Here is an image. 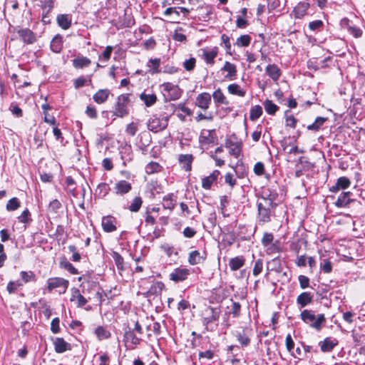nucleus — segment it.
Here are the masks:
<instances>
[{
    "instance_id": "f257e3e1",
    "label": "nucleus",
    "mask_w": 365,
    "mask_h": 365,
    "mask_svg": "<svg viewBox=\"0 0 365 365\" xmlns=\"http://www.w3.org/2000/svg\"><path fill=\"white\" fill-rule=\"evenodd\" d=\"M300 317L304 323L317 331L321 330L323 324L326 321L324 314H318L316 317L312 311L308 309L303 310L301 312Z\"/></svg>"
},
{
    "instance_id": "f03ea898",
    "label": "nucleus",
    "mask_w": 365,
    "mask_h": 365,
    "mask_svg": "<svg viewBox=\"0 0 365 365\" xmlns=\"http://www.w3.org/2000/svg\"><path fill=\"white\" fill-rule=\"evenodd\" d=\"M221 311L219 307H207L202 311L203 324L207 330H212L211 327L213 324L217 325Z\"/></svg>"
},
{
    "instance_id": "7ed1b4c3",
    "label": "nucleus",
    "mask_w": 365,
    "mask_h": 365,
    "mask_svg": "<svg viewBox=\"0 0 365 365\" xmlns=\"http://www.w3.org/2000/svg\"><path fill=\"white\" fill-rule=\"evenodd\" d=\"M163 88V94L165 101H176L179 99L182 95V90L178 85H175L170 82H165L160 85Z\"/></svg>"
},
{
    "instance_id": "20e7f679",
    "label": "nucleus",
    "mask_w": 365,
    "mask_h": 365,
    "mask_svg": "<svg viewBox=\"0 0 365 365\" xmlns=\"http://www.w3.org/2000/svg\"><path fill=\"white\" fill-rule=\"evenodd\" d=\"M130 103L129 94H122L117 98L114 107L113 115L123 118L128 114V104Z\"/></svg>"
},
{
    "instance_id": "39448f33",
    "label": "nucleus",
    "mask_w": 365,
    "mask_h": 365,
    "mask_svg": "<svg viewBox=\"0 0 365 365\" xmlns=\"http://www.w3.org/2000/svg\"><path fill=\"white\" fill-rule=\"evenodd\" d=\"M319 270L324 273H329L332 271L334 257L332 253L328 251H319Z\"/></svg>"
},
{
    "instance_id": "423d86ee",
    "label": "nucleus",
    "mask_w": 365,
    "mask_h": 365,
    "mask_svg": "<svg viewBox=\"0 0 365 365\" xmlns=\"http://www.w3.org/2000/svg\"><path fill=\"white\" fill-rule=\"evenodd\" d=\"M168 125V117H163L162 118H158L156 115H153L148 120V128L153 133H158L165 130Z\"/></svg>"
},
{
    "instance_id": "0eeeda50",
    "label": "nucleus",
    "mask_w": 365,
    "mask_h": 365,
    "mask_svg": "<svg viewBox=\"0 0 365 365\" xmlns=\"http://www.w3.org/2000/svg\"><path fill=\"white\" fill-rule=\"evenodd\" d=\"M295 264L299 267H309L310 272H314L317 269V261L314 257L307 255H298Z\"/></svg>"
},
{
    "instance_id": "6e6552de",
    "label": "nucleus",
    "mask_w": 365,
    "mask_h": 365,
    "mask_svg": "<svg viewBox=\"0 0 365 365\" xmlns=\"http://www.w3.org/2000/svg\"><path fill=\"white\" fill-rule=\"evenodd\" d=\"M278 197V193L276 190L271 189L270 187H264L262 190V197L259 202H267V205L276 207L277 203H275V200H277Z\"/></svg>"
},
{
    "instance_id": "1a4fd4ad",
    "label": "nucleus",
    "mask_w": 365,
    "mask_h": 365,
    "mask_svg": "<svg viewBox=\"0 0 365 365\" xmlns=\"http://www.w3.org/2000/svg\"><path fill=\"white\" fill-rule=\"evenodd\" d=\"M310 7L309 2L307 1H299L294 8L291 15L296 19H302L307 14Z\"/></svg>"
},
{
    "instance_id": "9d476101",
    "label": "nucleus",
    "mask_w": 365,
    "mask_h": 365,
    "mask_svg": "<svg viewBox=\"0 0 365 365\" xmlns=\"http://www.w3.org/2000/svg\"><path fill=\"white\" fill-rule=\"evenodd\" d=\"M258 215H259V221L263 223L268 222L271 220L270 218V212L271 210L274 209L275 207L270 206L267 205V202H258Z\"/></svg>"
},
{
    "instance_id": "9b49d317",
    "label": "nucleus",
    "mask_w": 365,
    "mask_h": 365,
    "mask_svg": "<svg viewBox=\"0 0 365 365\" xmlns=\"http://www.w3.org/2000/svg\"><path fill=\"white\" fill-rule=\"evenodd\" d=\"M68 282L61 277H53L48 280V289L59 288L60 294L64 293L68 287Z\"/></svg>"
},
{
    "instance_id": "f8f14e48",
    "label": "nucleus",
    "mask_w": 365,
    "mask_h": 365,
    "mask_svg": "<svg viewBox=\"0 0 365 365\" xmlns=\"http://www.w3.org/2000/svg\"><path fill=\"white\" fill-rule=\"evenodd\" d=\"M211 103V95L207 92L199 94L195 100V105L200 108L206 110Z\"/></svg>"
},
{
    "instance_id": "ddd939ff",
    "label": "nucleus",
    "mask_w": 365,
    "mask_h": 365,
    "mask_svg": "<svg viewBox=\"0 0 365 365\" xmlns=\"http://www.w3.org/2000/svg\"><path fill=\"white\" fill-rule=\"evenodd\" d=\"M221 71L227 72L225 78L229 81H234L237 78V66L230 61H225L224 66L221 68Z\"/></svg>"
},
{
    "instance_id": "4468645a",
    "label": "nucleus",
    "mask_w": 365,
    "mask_h": 365,
    "mask_svg": "<svg viewBox=\"0 0 365 365\" xmlns=\"http://www.w3.org/2000/svg\"><path fill=\"white\" fill-rule=\"evenodd\" d=\"M33 277L34 275H22L21 279L9 282L6 287L7 291L9 294L15 292L19 287L30 281Z\"/></svg>"
},
{
    "instance_id": "2eb2a0df",
    "label": "nucleus",
    "mask_w": 365,
    "mask_h": 365,
    "mask_svg": "<svg viewBox=\"0 0 365 365\" xmlns=\"http://www.w3.org/2000/svg\"><path fill=\"white\" fill-rule=\"evenodd\" d=\"M116 222V219L111 215L103 217L101 225L103 231L106 232H112L115 231L117 229Z\"/></svg>"
},
{
    "instance_id": "dca6fc26",
    "label": "nucleus",
    "mask_w": 365,
    "mask_h": 365,
    "mask_svg": "<svg viewBox=\"0 0 365 365\" xmlns=\"http://www.w3.org/2000/svg\"><path fill=\"white\" fill-rule=\"evenodd\" d=\"M21 39L26 44H32L36 41V34L29 29H21L17 31Z\"/></svg>"
},
{
    "instance_id": "f3484780",
    "label": "nucleus",
    "mask_w": 365,
    "mask_h": 365,
    "mask_svg": "<svg viewBox=\"0 0 365 365\" xmlns=\"http://www.w3.org/2000/svg\"><path fill=\"white\" fill-rule=\"evenodd\" d=\"M225 146L229 149V153L236 158H238L241 153V143L233 141L232 138H226Z\"/></svg>"
},
{
    "instance_id": "a211bd4d",
    "label": "nucleus",
    "mask_w": 365,
    "mask_h": 365,
    "mask_svg": "<svg viewBox=\"0 0 365 365\" xmlns=\"http://www.w3.org/2000/svg\"><path fill=\"white\" fill-rule=\"evenodd\" d=\"M218 53L217 47H214L210 49H202V58L207 64L213 65L215 63V58Z\"/></svg>"
},
{
    "instance_id": "6ab92c4d",
    "label": "nucleus",
    "mask_w": 365,
    "mask_h": 365,
    "mask_svg": "<svg viewBox=\"0 0 365 365\" xmlns=\"http://www.w3.org/2000/svg\"><path fill=\"white\" fill-rule=\"evenodd\" d=\"M113 189L116 195H123L131 190L132 185L129 182L122 180L115 184Z\"/></svg>"
},
{
    "instance_id": "aec40b11",
    "label": "nucleus",
    "mask_w": 365,
    "mask_h": 365,
    "mask_svg": "<svg viewBox=\"0 0 365 365\" xmlns=\"http://www.w3.org/2000/svg\"><path fill=\"white\" fill-rule=\"evenodd\" d=\"M178 162L181 168L185 171H190L192 170V163L194 157L191 154H180L178 155Z\"/></svg>"
},
{
    "instance_id": "412c9836",
    "label": "nucleus",
    "mask_w": 365,
    "mask_h": 365,
    "mask_svg": "<svg viewBox=\"0 0 365 365\" xmlns=\"http://www.w3.org/2000/svg\"><path fill=\"white\" fill-rule=\"evenodd\" d=\"M351 185V180L346 177H340L337 179L334 185L329 188L331 192H337L340 190H345Z\"/></svg>"
},
{
    "instance_id": "4be33fe9",
    "label": "nucleus",
    "mask_w": 365,
    "mask_h": 365,
    "mask_svg": "<svg viewBox=\"0 0 365 365\" xmlns=\"http://www.w3.org/2000/svg\"><path fill=\"white\" fill-rule=\"evenodd\" d=\"M352 193L351 192H343L337 198L334 205L337 207H346L350 202H353L354 200L351 198Z\"/></svg>"
},
{
    "instance_id": "5701e85b",
    "label": "nucleus",
    "mask_w": 365,
    "mask_h": 365,
    "mask_svg": "<svg viewBox=\"0 0 365 365\" xmlns=\"http://www.w3.org/2000/svg\"><path fill=\"white\" fill-rule=\"evenodd\" d=\"M215 130H204L200 135V142L202 144L214 143L215 140Z\"/></svg>"
},
{
    "instance_id": "b1692460",
    "label": "nucleus",
    "mask_w": 365,
    "mask_h": 365,
    "mask_svg": "<svg viewBox=\"0 0 365 365\" xmlns=\"http://www.w3.org/2000/svg\"><path fill=\"white\" fill-rule=\"evenodd\" d=\"M220 175V172L219 170H213L209 176L202 179V187L206 190L210 189L212 183L217 180Z\"/></svg>"
},
{
    "instance_id": "393cba45",
    "label": "nucleus",
    "mask_w": 365,
    "mask_h": 365,
    "mask_svg": "<svg viewBox=\"0 0 365 365\" xmlns=\"http://www.w3.org/2000/svg\"><path fill=\"white\" fill-rule=\"evenodd\" d=\"M337 344L338 341L336 339H331L329 337L319 342L321 351L323 352L331 351Z\"/></svg>"
},
{
    "instance_id": "a878e982",
    "label": "nucleus",
    "mask_w": 365,
    "mask_h": 365,
    "mask_svg": "<svg viewBox=\"0 0 365 365\" xmlns=\"http://www.w3.org/2000/svg\"><path fill=\"white\" fill-rule=\"evenodd\" d=\"M110 95V91L108 88L98 90L93 96V101L98 104L104 103Z\"/></svg>"
},
{
    "instance_id": "bb28decb",
    "label": "nucleus",
    "mask_w": 365,
    "mask_h": 365,
    "mask_svg": "<svg viewBox=\"0 0 365 365\" xmlns=\"http://www.w3.org/2000/svg\"><path fill=\"white\" fill-rule=\"evenodd\" d=\"M266 73L274 81H277L281 76V70L277 65L269 64L265 69Z\"/></svg>"
},
{
    "instance_id": "cd10ccee",
    "label": "nucleus",
    "mask_w": 365,
    "mask_h": 365,
    "mask_svg": "<svg viewBox=\"0 0 365 365\" xmlns=\"http://www.w3.org/2000/svg\"><path fill=\"white\" fill-rule=\"evenodd\" d=\"M53 345L56 352L63 353L71 349V345L63 338L57 337L53 340Z\"/></svg>"
},
{
    "instance_id": "c85d7f7f",
    "label": "nucleus",
    "mask_w": 365,
    "mask_h": 365,
    "mask_svg": "<svg viewBox=\"0 0 365 365\" xmlns=\"http://www.w3.org/2000/svg\"><path fill=\"white\" fill-rule=\"evenodd\" d=\"M58 25L66 30L71 26V16L70 14H58L56 18Z\"/></svg>"
},
{
    "instance_id": "c756f323",
    "label": "nucleus",
    "mask_w": 365,
    "mask_h": 365,
    "mask_svg": "<svg viewBox=\"0 0 365 365\" xmlns=\"http://www.w3.org/2000/svg\"><path fill=\"white\" fill-rule=\"evenodd\" d=\"M51 49L54 53H60L63 48V38L60 34L56 35L51 41Z\"/></svg>"
},
{
    "instance_id": "7c9ffc66",
    "label": "nucleus",
    "mask_w": 365,
    "mask_h": 365,
    "mask_svg": "<svg viewBox=\"0 0 365 365\" xmlns=\"http://www.w3.org/2000/svg\"><path fill=\"white\" fill-rule=\"evenodd\" d=\"M176 202V197L173 193L166 195L163 198V206L164 209L170 210V211L175 208Z\"/></svg>"
},
{
    "instance_id": "2f4dec72",
    "label": "nucleus",
    "mask_w": 365,
    "mask_h": 365,
    "mask_svg": "<svg viewBox=\"0 0 365 365\" xmlns=\"http://www.w3.org/2000/svg\"><path fill=\"white\" fill-rule=\"evenodd\" d=\"M73 66L76 68H83L91 65V61L86 56H78L72 61Z\"/></svg>"
},
{
    "instance_id": "473e14b6",
    "label": "nucleus",
    "mask_w": 365,
    "mask_h": 365,
    "mask_svg": "<svg viewBox=\"0 0 365 365\" xmlns=\"http://www.w3.org/2000/svg\"><path fill=\"white\" fill-rule=\"evenodd\" d=\"M228 92L232 95L244 97L246 94V91L241 88L237 83H232L227 86Z\"/></svg>"
},
{
    "instance_id": "72a5a7b5",
    "label": "nucleus",
    "mask_w": 365,
    "mask_h": 365,
    "mask_svg": "<svg viewBox=\"0 0 365 365\" xmlns=\"http://www.w3.org/2000/svg\"><path fill=\"white\" fill-rule=\"evenodd\" d=\"M140 99L144 102L146 107H150L153 106L157 101V96L155 94H147L142 93L140 95Z\"/></svg>"
},
{
    "instance_id": "f704fd0d",
    "label": "nucleus",
    "mask_w": 365,
    "mask_h": 365,
    "mask_svg": "<svg viewBox=\"0 0 365 365\" xmlns=\"http://www.w3.org/2000/svg\"><path fill=\"white\" fill-rule=\"evenodd\" d=\"M252 38L248 34H244L239 36L235 43V45L239 48L247 47L250 46Z\"/></svg>"
},
{
    "instance_id": "c9c22d12",
    "label": "nucleus",
    "mask_w": 365,
    "mask_h": 365,
    "mask_svg": "<svg viewBox=\"0 0 365 365\" xmlns=\"http://www.w3.org/2000/svg\"><path fill=\"white\" fill-rule=\"evenodd\" d=\"M312 300V296L309 292H302L300 294L297 299V302L302 307L307 306Z\"/></svg>"
},
{
    "instance_id": "e433bc0d",
    "label": "nucleus",
    "mask_w": 365,
    "mask_h": 365,
    "mask_svg": "<svg viewBox=\"0 0 365 365\" xmlns=\"http://www.w3.org/2000/svg\"><path fill=\"white\" fill-rule=\"evenodd\" d=\"M71 301L75 302L79 307L84 306L87 303V299L80 294L78 289L73 292Z\"/></svg>"
},
{
    "instance_id": "4c0bfd02",
    "label": "nucleus",
    "mask_w": 365,
    "mask_h": 365,
    "mask_svg": "<svg viewBox=\"0 0 365 365\" xmlns=\"http://www.w3.org/2000/svg\"><path fill=\"white\" fill-rule=\"evenodd\" d=\"M247 330H243L242 332L237 331L235 334L237 339L242 346H247L250 343V339L247 333Z\"/></svg>"
},
{
    "instance_id": "58836bf2",
    "label": "nucleus",
    "mask_w": 365,
    "mask_h": 365,
    "mask_svg": "<svg viewBox=\"0 0 365 365\" xmlns=\"http://www.w3.org/2000/svg\"><path fill=\"white\" fill-rule=\"evenodd\" d=\"M66 190L68 193H70L71 195H72L73 197H76L77 196V192H76V182L74 181V180L73 179L72 177L71 176H68L66 178Z\"/></svg>"
},
{
    "instance_id": "ea45409f",
    "label": "nucleus",
    "mask_w": 365,
    "mask_h": 365,
    "mask_svg": "<svg viewBox=\"0 0 365 365\" xmlns=\"http://www.w3.org/2000/svg\"><path fill=\"white\" fill-rule=\"evenodd\" d=\"M245 259L242 257H236L230 260L231 270L236 271L244 265Z\"/></svg>"
},
{
    "instance_id": "a19ab883",
    "label": "nucleus",
    "mask_w": 365,
    "mask_h": 365,
    "mask_svg": "<svg viewBox=\"0 0 365 365\" xmlns=\"http://www.w3.org/2000/svg\"><path fill=\"white\" fill-rule=\"evenodd\" d=\"M212 97L215 103L228 104V101H227L226 97L220 88L214 91L212 93Z\"/></svg>"
},
{
    "instance_id": "79ce46f5",
    "label": "nucleus",
    "mask_w": 365,
    "mask_h": 365,
    "mask_svg": "<svg viewBox=\"0 0 365 365\" xmlns=\"http://www.w3.org/2000/svg\"><path fill=\"white\" fill-rule=\"evenodd\" d=\"M327 120V118L317 117L313 123L307 126V129L309 130L318 131Z\"/></svg>"
},
{
    "instance_id": "37998d69",
    "label": "nucleus",
    "mask_w": 365,
    "mask_h": 365,
    "mask_svg": "<svg viewBox=\"0 0 365 365\" xmlns=\"http://www.w3.org/2000/svg\"><path fill=\"white\" fill-rule=\"evenodd\" d=\"M160 63V58L150 59L148 63V66L150 68L148 71L152 74L159 73L160 71L159 69Z\"/></svg>"
},
{
    "instance_id": "c03bdc74",
    "label": "nucleus",
    "mask_w": 365,
    "mask_h": 365,
    "mask_svg": "<svg viewBox=\"0 0 365 365\" xmlns=\"http://www.w3.org/2000/svg\"><path fill=\"white\" fill-rule=\"evenodd\" d=\"M264 107L265 111L269 115H274L279 110V107L269 99L264 101Z\"/></svg>"
},
{
    "instance_id": "a18cd8bd",
    "label": "nucleus",
    "mask_w": 365,
    "mask_h": 365,
    "mask_svg": "<svg viewBox=\"0 0 365 365\" xmlns=\"http://www.w3.org/2000/svg\"><path fill=\"white\" fill-rule=\"evenodd\" d=\"M262 114V108L259 105H256L251 108L250 112V119L252 121L257 120Z\"/></svg>"
},
{
    "instance_id": "49530a36",
    "label": "nucleus",
    "mask_w": 365,
    "mask_h": 365,
    "mask_svg": "<svg viewBox=\"0 0 365 365\" xmlns=\"http://www.w3.org/2000/svg\"><path fill=\"white\" fill-rule=\"evenodd\" d=\"M112 257L119 271H124V260L121 255L117 252H113Z\"/></svg>"
},
{
    "instance_id": "de8ad7c7",
    "label": "nucleus",
    "mask_w": 365,
    "mask_h": 365,
    "mask_svg": "<svg viewBox=\"0 0 365 365\" xmlns=\"http://www.w3.org/2000/svg\"><path fill=\"white\" fill-rule=\"evenodd\" d=\"M60 267L71 274H77V269L66 258L61 259L60 262Z\"/></svg>"
},
{
    "instance_id": "09e8293b",
    "label": "nucleus",
    "mask_w": 365,
    "mask_h": 365,
    "mask_svg": "<svg viewBox=\"0 0 365 365\" xmlns=\"http://www.w3.org/2000/svg\"><path fill=\"white\" fill-rule=\"evenodd\" d=\"M20 205L21 202L19 200L17 197H14L8 201L6 205V209L8 211H14L16 210L20 207Z\"/></svg>"
},
{
    "instance_id": "8fccbe9b",
    "label": "nucleus",
    "mask_w": 365,
    "mask_h": 365,
    "mask_svg": "<svg viewBox=\"0 0 365 365\" xmlns=\"http://www.w3.org/2000/svg\"><path fill=\"white\" fill-rule=\"evenodd\" d=\"M143 204V200L140 197H135L131 204L130 205L128 209L130 212H136L141 207Z\"/></svg>"
},
{
    "instance_id": "3c124183",
    "label": "nucleus",
    "mask_w": 365,
    "mask_h": 365,
    "mask_svg": "<svg viewBox=\"0 0 365 365\" xmlns=\"http://www.w3.org/2000/svg\"><path fill=\"white\" fill-rule=\"evenodd\" d=\"M109 185L106 182L100 183L96 189V193L99 197H105L109 192Z\"/></svg>"
},
{
    "instance_id": "603ef678",
    "label": "nucleus",
    "mask_w": 365,
    "mask_h": 365,
    "mask_svg": "<svg viewBox=\"0 0 365 365\" xmlns=\"http://www.w3.org/2000/svg\"><path fill=\"white\" fill-rule=\"evenodd\" d=\"M19 222L24 224H29L32 221L31 212L29 209L24 210L18 217Z\"/></svg>"
},
{
    "instance_id": "864d4df0",
    "label": "nucleus",
    "mask_w": 365,
    "mask_h": 365,
    "mask_svg": "<svg viewBox=\"0 0 365 365\" xmlns=\"http://www.w3.org/2000/svg\"><path fill=\"white\" fill-rule=\"evenodd\" d=\"M124 337L126 341L130 342L134 345H138L140 342V339L137 337L131 331H126Z\"/></svg>"
},
{
    "instance_id": "5fc2aeb1",
    "label": "nucleus",
    "mask_w": 365,
    "mask_h": 365,
    "mask_svg": "<svg viewBox=\"0 0 365 365\" xmlns=\"http://www.w3.org/2000/svg\"><path fill=\"white\" fill-rule=\"evenodd\" d=\"M160 170L161 166L159 165V163L155 162H150L145 167V170L148 174L158 173L160 171Z\"/></svg>"
},
{
    "instance_id": "6e6d98bb",
    "label": "nucleus",
    "mask_w": 365,
    "mask_h": 365,
    "mask_svg": "<svg viewBox=\"0 0 365 365\" xmlns=\"http://www.w3.org/2000/svg\"><path fill=\"white\" fill-rule=\"evenodd\" d=\"M95 333L100 340L108 339L110 335L109 331L103 327H97L96 329Z\"/></svg>"
},
{
    "instance_id": "4d7b16f0",
    "label": "nucleus",
    "mask_w": 365,
    "mask_h": 365,
    "mask_svg": "<svg viewBox=\"0 0 365 365\" xmlns=\"http://www.w3.org/2000/svg\"><path fill=\"white\" fill-rule=\"evenodd\" d=\"M196 64V59L194 57H191L189 59H186L183 62V68L187 71H192L194 70Z\"/></svg>"
},
{
    "instance_id": "13d9d810",
    "label": "nucleus",
    "mask_w": 365,
    "mask_h": 365,
    "mask_svg": "<svg viewBox=\"0 0 365 365\" xmlns=\"http://www.w3.org/2000/svg\"><path fill=\"white\" fill-rule=\"evenodd\" d=\"M222 44L224 45V46L226 49V53L227 54L232 55L231 43L230 42V37L225 34L221 36V45H222Z\"/></svg>"
},
{
    "instance_id": "bf43d9fd",
    "label": "nucleus",
    "mask_w": 365,
    "mask_h": 365,
    "mask_svg": "<svg viewBox=\"0 0 365 365\" xmlns=\"http://www.w3.org/2000/svg\"><path fill=\"white\" fill-rule=\"evenodd\" d=\"M274 235L271 232H264L262 238L261 242L263 247H268L273 242Z\"/></svg>"
},
{
    "instance_id": "052dcab7",
    "label": "nucleus",
    "mask_w": 365,
    "mask_h": 365,
    "mask_svg": "<svg viewBox=\"0 0 365 365\" xmlns=\"http://www.w3.org/2000/svg\"><path fill=\"white\" fill-rule=\"evenodd\" d=\"M61 207V203L56 199L52 200L48 207V210L50 212L56 213L57 211Z\"/></svg>"
},
{
    "instance_id": "680f3d73",
    "label": "nucleus",
    "mask_w": 365,
    "mask_h": 365,
    "mask_svg": "<svg viewBox=\"0 0 365 365\" xmlns=\"http://www.w3.org/2000/svg\"><path fill=\"white\" fill-rule=\"evenodd\" d=\"M200 256L198 251L195 250L190 253L188 261L191 264H196L200 262Z\"/></svg>"
},
{
    "instance_id": "e2e57ef3",
    "label": "nucleus",
    "mask_w": 365,
    "mask_h": 365,
    "mask_svg": "<svg viewBox=\"0 0 365 365\" xmlns=\"http://www.w3.org/2000/svg\"><path fill=\"white\" fill-rule=\"evenodd\" d=\"M56 0H42L41 2V8L43 11H46V13L51 11V10L54 6V3Z\"/></svg>"
},
{
    "instance_id": "0e129e2a",
    "label": "nucleus",
    "mask_w": 365,
    "mask_h": 365,
    "mask_svg": "<svg viewBox=\"0 0 365 365\" xmlns=\"http://www.w3.org/2000/svg\"><path fill=\"white\" fill-rule=\"evenodd\" d=\"M165 285L161 282H157L153 284L150 289V292L155 294H158L164 289Z\"/></svg>"
},
{
    "instance_id": "69168bd1",
    "label": "nucleus",
    "mask_w": 365,
    "mask_h": 365,
    "mask_svg": "<svg viewBox=\"0 0 365 365\" xmlns=\"http://www.w3.org/2000/svg\"><path fill=\"white\" fill-rule=\"evenodd\" d=\"M113 50V47L111 46H108L106 47L103 52L99 56V59L103 58L105 61H108L111 56V53Z\"/></svg>"
},
{
    "instance_id": "338daca9",
    "label": "nucleus",
    "mask_w": 365,
    "mask_h": 365,
    "mask_svg": "<svg viewBox=\"0 0 365 365\" xmlns=\"http://www.w3.org/2000/svg\"><path fill=\"white\" fill-rule=\"evenodd\" d=\"M348 31L355 38H359L362 35L361 29L355 26H349Z\"/></svg>"
},
{
    "instance_id": "774afa93",
    "label": "nucleus",
    "mask_w": 365,
    "mask_h": 365,
    "mask_svg": "<svg viewBox=\"0 0 365 365\" xmlns=\"http://www.w3.org/2000/svg\"><path fill=\"white\" fill-rule=\"evenodd\" d=\"M324 23L322 20H315L309 24V28L310 30L314 31L322 29Z\"/></svg>"
}]
</instances>
